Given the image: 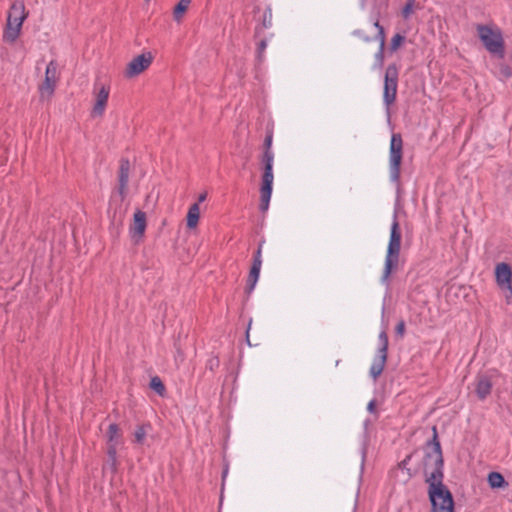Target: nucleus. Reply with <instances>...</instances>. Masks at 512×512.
<instances>
[{
	"label": "nucleus",
	"mask_w": 512,
	"mask_h": 512,
	"mask_svg": "<svg viewBox=\"0 0 512 512\" xmlns=\"http://www.w3.org/2000/svg\"><path fill=\"white\" fill-rule=\"evenodd\" d=\"M432 440L424 448L422 461L425 482L428 484V495L432 506L431 512H454V501L451 492L443 484L444 460L437 429L433 427Z\"/></svg>",
	"instance_id": "obj_1"
},
{
	"label": "nucleus",
	"mask_w": 512,
	"mask_h": 512,
	"mask_svg": "<svg viewBox=\"0 0 512 512\" xmlns=\"http://www.w3.org/2000/svg\"><path fill=\"white\" fill-rule=\"evenodd\" d=\"M401 230L397 216L394 215L391 225L390 239L385 256L384 270L381 276L383 283H388L391 273L397 269L401 249Z\"/></svg>",
	"instance_id": "obj_2"
},
{
	"label": "nucleus",
	"mask_w": 512,
	"mask_h": 512,
	"mask_svg": "<svg viewBox=\"0 0 512 512\" xmlns=\"http://www.w3.org/2000/svg\"><path fill=\"white\" fill-rule=\"evenodd\" d=\"M28 17L23 0H16L12 3L7 16L6 28L3 33V39L6 42L13 43L19 37L23 22Z\"/></svg>",
	"instance_id": "obj_3"
},
{
	"label": "nucleus",
	"mask_w": 512,
	"mask_h": 512,
	"mask_svg": "<svg viewBox=\"0 0 512 512\" xmlns=\"http://www.w3.org/2000/svg\"><path fill=\"white\" fill-rule=\"evenodd\" d=\"M273 161H274V153L272 151H264L261 162L264 166V171L262 175V184L260 188V210L265 212L269 208V203L272 194L273 187Z\"/></svg>",
	"instance_id": "obj_4"
},
{
	"label": "nucleus",
	"mask_w": 512,
	"mask_h": 512,
	"mask_svg": "<svg viewBox=\"0 0 512 512\" xmlns=\"http://www.w3.org/2000/svg\"><path fill=\"white\" fill-rule=\"evenodd\" d=\"M477 32L480 40L489 52L503 56L504 41L500 29H493L487 25H478Z\"/></svg>",
	"instance_id": "obj_5"
},
{
	"label": "nucleus",
	"mask_w": 512,
	"mask_h": 512,
	"mask_svg": "<svg viewBox=\"0 0 512 512\" xmlns=\"http://www.w3.org/2000/svg\"><path fill=\"white\" fill-rule=\"evenodd\" d=\"M403 156V140L399 133H394L391 136L390 149H389V172L390 179L393 182H398L400 179V167Z\"/></svg>",
	"instance_id": "obj_6"
},
{
	"label": "nucleus",
	"mask_w": 512,
	"mask_h": 512,
	"mask_svg": "<svg viewBox=\"0 0 512 512\" xmlns=\"http://www.w3.org/2000/svg\"><path fill=\"white\" fill-rule=\"evenodd\" d=\"M398 88V68L395 64H390L385 71L384 87H383V102L389 110L390 106L394 104L397 96Z\"/></svg>",
	"instance_id": "obj_7"
},
{
	"label": "nucleus",
	"mask_w": 512,
	"mask_h": 512,
	"mask_svg": "<svg viewBox=\"0 0 512 512\" xmlns=\"http://www.w3.org/2000/svg\"><path fill=\"white\" fill-rule=\"evenodd\" d=\"M497 285L505 295L507 302L512 297V269L507 263H498L495 267Z\"/></svg>",
	"instance_id": "obj_8"
},
{
	"label": "nucleus",
	"mask_w": 512,
	"mask_h": 512,
	"mask_svg": "<svg viewBox=\"0 0 512 512\" xmlns=\"http://www.w3.org/2000/svg\"><path fill=\"white\" fill-rule=\"evenodd\" d=\"M57 83V64L50 61L46 67L44 82L39 87L40 97L50 98L55 90Z\"/></svg>",
	"instance_id": "obj_9"
},
{
	"label": "nucleus",
	"mask_w": 512,
	"mask_h": 512,
	"mask_svg": "<svg viewBox=\"0 0 512 512\" xmlns=\"http://www.w3.org/2000/svg\"><path fill=\"white\" fill-rule=\"evenodd\" d=\"M153 56L150 52L142 53L132 59L126 66L125 76L133 78L145 71L152 63Z\"/></svg>",
	"instance_id": "obj_10"
},
{
	"label": "nucleus",
	"mask_w": 512,
	"mask_h": 512,
	"mask_svg": "<svg viewBox=\"0 0 512 512\" xmlns=\"http://www.w3.org/2000/svg\"><path fill=\"white\" fill-rule=\"evenodd\" d=\"M110 89L105 85L98 84L95 85L94 94H95V103L91 112L93 117H101L104 112L108 102Z\"/></svg>",
	"instance_id": "obj_11"
},
{
	"label": "nucleus",
	"mask_w": 512,
	"mask_h": 512,
	"mask_svg": "<svg viewBox=\"0 0 512 512\" xmlns=\"http://www.w3.org/2000/svg\"><path fill=\"white\" fill-rule=\"evenodd\" d=\"M146 226L147 223L145 212L137 210L134 213L133 223L131 224L129 229L131 238L134 241V243L138 244L142 240L146 230Z\"/></svg>",
	"instance_id": "obj_12"
},
{
	"label": "nucleus",
	"mask_w": 512,
	"mask_h": 512,
	"mask_svg": "<svg viewBox=\"0 0 512 512\" xmlns=\"http://www.w3.org/2000/svg\"><path fill=\"white\" fill-rule=\"evenodd\" d=\"M129 172H130V162L128 159H121L119 166V175H118V192L122 198H124L127 194V186L129 181Z\"/></svg>",
	"instance_id": "obj_13"
},
{
	"label": "nucleus",
	"mask_w": 512,
	"mask_h": 512,
	"mask_svg": "<svg viewBox=\"0 0 512 512\" xmlns=\"http://www.w3.org/2000/svg\"><path fill=\"white\" fill-rule=\"evenodd\" d=\"M492 381L489 376L480 375L476 380L475 392L480 400H484L490 395L492 390Z\"/></svg>",
	"instance_id": "obj_14"
},
{
	"label": "nucleus",
	"mask_w": 512,
	"mask_h": 512,
	"mask_svg": "<svg viewBox=\"0 0 512 512\" xmlns=\"http://www.w3.org/2000/svg\"><path fill=\"white\" fill-rule=\"evenodd\" d=\"M261 266H262V264L252 263V266L250 268V272H249V275L247 278V285H246V292L248 294H250L256 286V283L259 279Z\"/></svg>",
	"instance_id": "obj_15"
},
{
	"label": "nucleus",
	"mask_w": 512,
	"mask_h": 512,
	"mask_svg": "<svg viewBox=\"0 0 512 512\" xmlns=\"http://www.w3.org/2000/svg\"><path fill=\"white\" fill-rule=\"evenodd\" d=\"M387 356L377 354L370 367V375L376 380L383 372Z\"/></svg>",
	"instance_id": "obj_16"
},
{
	"label": "nucleus",
	"mask_w": 512,
	"mask_h": 512,
	"mask_svg": "<svg viewBox=\"0 0 512 512\" xmlns=\"http://www.w3.org/2000/svg\"><path fill=\"white\" fill-rule=\"evenodd\" d=\"M200 218V207L199 203H194L189 207L186 221H187V227L189 229H194L198 225V221Z\"/></svg>",
	"instance_id": "obj_17"
},
{
	"label": "nucleus",
	"mask_w": 512,
	"mask_h": 512,
	"mask_svg": "<svg viewBox=\"0 0 512 512\" xmlns=\"http://www.w3.org/2000/svg\"><path fill=\"white\" fill-rule=\"evenodd\" d=\"M107 436V447H110L112 445L117 449L118 444L121 442V433L119 426L115 423L110 424L108 427Z\"/></svg>",
	"instance_id": "obj_18"
},
{
	"label": "nucleus",
	"mask_w": 512,
	"mask_h": 512,
	"mask_svg": "<svg viewBox=\"0 0 512 512\" xmlns=\"http://www.w3.org/2000/svg\"><path fill=\"white\" fill-rule=\"evenodd\" d=\"M104 468L110 469L112 473H116L118 468V460H117V449L112 445L107 447V460Z\"/></svg>",
	"instance_id": "obj_19"
},
{
	"label": "nucleus",
	"mask_w": 512,
	"mask_h": 512,
	"mask_svg": "<svg viewBox=\"0 0 512 512\" xmlns=\"http://www.w3.org/2000/svg\"><path fill=\"white\" fill-rule=\"evenodd\" d=\"M488 483L491 488H503L508 486L502 474L498 472H491L488 475Z\"/></svg>",
	"instance_id": "obj_20"
},
{
	"label": "nucleus",
	"mask_w": 512,
	"mask_h": 512,
	"mask_svg": "<svg viewBox=\"0 0 512 512\" xmlns=\"http://www.w3.org/2000/svg\"><path fill=\"white\" fill-rule=\"evenodd\" d=\"M191 0H180L178 4L175 6L173 11V16L175 21L180 22L184 13L188 9V6L190 5Z\"/></svg>",
	"instance_id": "obj_21"
},
{
	"label": "nucleus",
	"mask_w": 512,
	"mask_h": 512,
	"mask_svg": "<svg viewBox=\"0 0 512 512\" xmlns=\"http://www.w3.org/2000/svg\"><path fill=\"white\" fill-rule=\"evenodd\" d=\"M378 342H379V348H378L377 354L387 356L389 341H388V335H387V332L385 329H383L379 333Z\"/></svg>",
	"instance_id": "obj_22"
},
{
	"label": "nucleus",
	"mask_w": 512,
	"mask_h": 512,
	"mask_svg": "<svg viewBox=\"0 0 512 512\" xmlns=\"http://www.w3.org/2000/svg\"><path fill=\"white\" fill-rule=\"evenodd\" d=\"M149 425H141L138 426L134 432V441L138 444H142L144 442V439L147 435V428H149Z\"/></svg>",
	"instance_id": "obj_23"
},
{
	"label": "nucleus",
	"mask_w": 512,
	"mask_h": 512,
	"mask_svg": "<svg viewBox=\"0 0 512 512\" xmlns=\"http://www.w3.org/2000/svg\"><path fill=\"white\" fill-rule=\"evenodd\" d=\"M384 46H385V33H384V29H381V31H380V46H379L378 52L375 55L376 60L380 66H382L383 60H384Z\"/></svg>",
	"instance_id": "obj_24"
},
{
	"label": "nucleus",
	"mask_w": 512,
	"mask_h": 512,
	"mask_svg": "<svg viewBox=\"0 0 512 512\" xmlns=\"http://www.w3.org/2000/svg\"><path fill=\"white\" fill-rule=\"evenodd\" d=\"M150 387L155 390L159 395H162L165 391L164 384L159 377H154L151 380Z\"/></svg>",
	"instance_id": "obj_25"
},
{
	"label": "nucleus",
	"mask_w": 512,
	"mask_h": 512,
	"mask_svg": "<svg viewBox=\"0 0 512 512\" xmlns=\"http://www.w3.org/2000/svg\"><path fill=\"white\" fill-rule=\"evenodd\" d=\"M272 26V10L270 7H267L263 13L262 19V27L261 28H270Z\"/></svg>",
	"instance_id": "obj_26"
},
{
	"label": "nucleus",
	"mask_w": 512,
	"mask_h": 512,
	"mask_svg": "<svg viewBox=\"0 0 512 512\" xmlns=\"http://www.w3.org/2000/svg\"><path fill=\"white\" fill-rule=\"evenodd\" d=\"M405 41V37L401 34H395L391 39L390 49L396 51Z\"/></svg>",
	"instance_id": "obj_27"
},
{
	"label": "nucleus",
	"mask_w": 512,
	"mask_h": 512,
	"mask_svg": "<svg viewBox=\"0 0 512 512\" xmlns=\"http://www.w3.org/2000/svg\"><path fill=\"white\" fill-rule=\"evenodd\" d=\"M416 3V0H407L403 10L402 15L405 19L409 18L410 15L413 13V8Z\"/></svg>",
	"instance_id": "obj_28"
},
{
	"label": "nucleus",
	"mask_w": 512,
	"mask_h": 512,
	"mask_svg": "<svg viewBox=\"0 0 512 512\" xmlns=\"http://www.w3.org/2000/svg\"><path fill=\"white\" fill-rule=\"evenodd\" d=\"M267 47V41L265 39H262L257 47V59L258 61H262L264 58V52Z\"/></svg>",
	"instance_id": "obj_29"
},
{
	"label": "nucleus",
	"mask_w": 512,
	"mask_h": 512,
	"mask_svg": "<svg viewBox=\"0 0 512 512\" xmlns=\"http://www.w3.org/2000/svg\"><path fill=\"white\" fill-rule=\"evenodd\" d=\"M395 332L397 336L402 338L405 334V322L403 320L399 321L396 325Z\"/></svg>",
	"instance_id": "obj_30"
},
{
	"label": "nucleus",
	"mask_w": 512,
	"mask_h": 512,
	"mask_svg": "<svg viewBox=\"0 0 512 512\" xmlns=\"http://www.w3.org/2000/svg\"><path fill=\"white\" fill-rule=\"evenodd\" d=\"M272 140H273V135L270 132L266 135L265 140H264V151H272L271 150Z\"/></svg>",
	"instance_id": "obj_31"
},
{
	"label": "nucleus",
	"mask_w": 512,
	"mask_h": 512,
	"mask_svg": "<svg viewBox=\"0 0 512 512\" xmlns=\"http://www.w3.org/2000/svg\"><path fill=\"white\" fill-rule=\"evenodd\" d=\"M253 263L262 264V252L260 251V249H257V251L255 252L253 257Z\"/></svg>",
	"instance_id": "obj_32"
},
{
	"label": "nucleus",
	"mask_w": 512,
	"mask_h": 512,
	"mask_svg": "<svg viewBox=\"0 0 512 512\" xmlns=\"http://www.w3.org/2000/svg\"><path fill=\"white\" fill-rule=\"evenodd\" d=\"M367 410L370 412V413H375L376 412V400H371L368 405H367Z\"/></svg>",
	"instance_id": "obj_33"
},
{
	"label": "nucleus",
	"mask_w": 512,
	"mask_h": 512,
	"mask_svg": "<svg viewBox=\"0 0 512 512\" xmlns=\"http://www.w3.org/2000/svg\"><path fill=\"white\" fill-rule=\"evenodd\" d=\"M411 459V455H408L403 461L399 463V467L404 469L406 465L408 464L409 460Z\"/></svg>",
	"instance_id": "obj_34"
},
{
	"label": "nucleus",
	"mask_w": 512,
	"mask_h": 512,
	"mask_svg": "<svg viewBox=\"0 0 512 512\" xmlns=\"http://www.w3.org/2000/svg\"><path fill=\"white\" fill-rule=\"evenodd\" d=\"M374 26L378 29V34H377V37L380 39V31L381 29H384L378 21L375 22Z\"/></svg>",
	"instance_id": "obj_35"
},
{
	"label": "nucleus",
	"mask_w": 512,
	"mask_h": 512,
	"mask_svg": "<svg viewBox=\"0 0 512 512\" xmlns=\"http://www.w3.org/2000/svg\"><path fill=\"white\" fill-rule=\"evenodd\" d=\"M205 199H206V193H203V194L199 195L198 201L203 202Z\"/></svg>",
	"instance_id": "obj_36"
},
{
	"label": "nucleus",
	"mask_w": 512,
	"mask_h": 512,
	"mask_svg": "<svg viewBox=\"0 0 512 512\" xmlns=\"http://www.w3.org/2000/svg\"><path fill=\"white\" fill-rule=\"evenodd\" d=\"M250 326H251V322L249 323L248 328H247V331H246V338H247V341H248V342H249V330H250Z\"/></svg>",
	"instance_id": "obj_37"
},
{
	"label": "nucleus",
	"mask_w": 512,
	"mask_h": 512,
	"mask_svg": "<svg viewBox=\"0 0 512 512\" xmlns=\"http://www.w3.org/2000/svg\"><path fill=\"white\" fill-rule=\"evenodd\" d=\"M355 34L358 35L359 37H363L362 31L360 30L355 31Z\"/></svg>",
	"instance_id": "obj_38"
},
{
	"label": "nucleus",
	"mask_w": 512,
	"mask_h": 512,
	"mask_svg": "<svg viewBox=\"0 0 512 512\" xmlns=\"http://www.w3.org/2000/svg\"><path fill=\"white\" fill-rule=\"evenodd\" d=\"M263 244H264V241H261L258 245V249H260V251L262 252V247H263Z\"/></svg>",
	"instance_id": "obj_39"
},
{
	"label": "nucleus",
	"mask_w": 512,
	"mask_h": 512,
	"mask_svg": "<svg viewBox=\"0 0 512 512\" xmlns=\"http://www.w3.org/2000/svg\"><path fill=\"white\" fill-rule=\"evenodd\" d=\"M263 244H264V241H261L258 245V249H260V251L262 252V247H263Z\"/></svg>",
	"instance_id": "obj_40"
},
{
	"label": "nucleus",
	"mask_w": 512,
	"mask_h": 512,
	"mask_svg": "<svg viewBox=\"0 0 512 512\" xmlns=\"http://www.w3.org/2000/svg\"><path fill=\"white\" fill-rule=\"evenodd\" d=\"M260 29H261V28H259V27H257V28H256V30H255V34H256V36H258V35H259V33H260Z\"/></svg>",
	"instance_id": "obj_41"
}]
</instances>
